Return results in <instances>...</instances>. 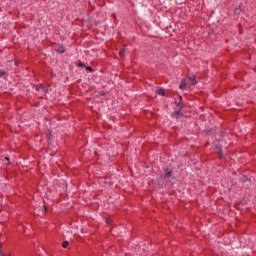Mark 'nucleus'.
Here are the masks:
<instances>
[{"label": "nucleus", "instance_id": "f257e3e1", "mask_svg": "<svg viewBox=\"0 0 256 256\" xmlns=\"http://www.w3.org/2000/svg\"><path fill=\"white\" fill-rule=\"evenodd\" d=\"M193 85H197V78L195 76L186 77L180 82V89H191Z\"/></svg>", "mask_w": 256, "mask_h": 256}, {"label": "nucleus", "instance_id": "f03ea898", "mask_svg": "<svg viewBox=\"0 0 256 256\" xmlns=\"http://www.w3.org/2000/svg\"><path fill=\"white\" fill-rule=\"evenodd\" d=\"M172 175H173V172L171 170H165L164 179H170Z\"/></svg>", "mask_w": 256, "mask_h": 256}, {"label": "nucleus", "instance_id": "7ed1b4c3", "mask_svg": "<svg viewBox=\"0 0 256 256\" xmlns=\"http://www.w3.org/2000/svg\"><path fill=\"white\" fill-rule=\"evenodd\" d=\"M157 94L161 95L162 97H165V89H163V88L158 89Z\"/></svg>", "mask_w": 256, "mask_h": 256}, {"label": "nucleus", "instance_id": "20e7f679", "mask_svg": "<svg viewBox=\"0 0 256 256\" xmlns=\"http://www.w3.org/2000/svg\"><path fill=\"white\" fill-rule=\"evenodd\" d=\"M119 55L120 57H125V48L120 49Z\"/></svg>", "mask_w": 256, "mask_h": 256}, {"label": "nucleus", "instance_id": "39448f33", "mask_svg": "<svg viewBox=\"0 0 256 256\" xmlns=\"http://www.w3.org/2000/svg\"><path fill=\"white\" fill-rule=\"evenodd\" d=\"M62 247H64V249H67V247H69V241H64L62 243Z\"/></svg>", "mask_w": 256, "mask_h": 256}, {"label": "nucleus", "instance_id": "423d86ee", "mask_svg": "<svg viewBox=\"0 0 256 256\" xmlns=\"http://www.w3.org/2000/svg\"><path fill=\"white\" fill-rule=\"evenodd\" d=\"M39 91H41L42 93H46L47 90L45 89V86H40L39 88Z\"/></svg>", "mask_w": 256, "mask_h": 256}, {"label": "nucleus", "instance_id": "0eeeda50", "mask_svg": "<svg viewBox=\"0 0 256 256\" xmlns=\"http://www.w3.org/2000/svg\"><path fill=\"white\" fill-rule=\"evenodd\" d=\"M216 151L219 153L220 157L223 155V150H221V148L216 147Z\"/></svg>", "mask_w": 256, "mask_h": 256}, {"label": "nucleus", "instance_id": "6e6552de", "mask_svg": "<svg viewBox=\"0 0 256 256\" xmlns=\"http://www.w3.org/2000/svg\"><path fill=\"white\" fill-rule=\"evenodd\" d=\"M59 53H65V47L61 46L58 48Z\"/></svg>", "mask_w": 256, "mask_h": 256}, {"label": "nucleus", "instance_id": "1a4fd4ad", "mask_svg": "<svg viewBox=\"0 0 256 256\" xmlns=\"http://www.w3.org/2000/svg\"><path fill=\"white\" fill-rule=\"evenodd\" d=\"M106 223L107 225H111V223H113V220L111 218H107Z\"/></svg>", "mask_w": 256, "mask_h": 256}, {"label": "nucleus", "instance_id": "9d476101", "mask_svg": "<svg viewBox=\"0 0 256 256\" xmlns=\"http://www.w3.org/2000/svg\"><path fill=\"white\" fill-rule=\"evenodd\" d=\"M86 71H89L90 73H93V68L91 66H87Z\"/></svg>", "mask_w": 256, "mask_h": 256}, {"label": "nucleus", "instance_id": "9b49d317", "mask_svg": "<svg viewBox=\"0 0 256 256\" xmlns=\"http://www.w3.org/2000/svg\"><path fill=\"white\" fill-rule=\"evenodd\" d=\"M3 75H5V72L0 71V77H3Z\"/></svg>", "mask_w": 256, "mask_h": 256}, {"label": "nucleus", "instance_id": "f8f14e48", "mask_svg": "<svg viewBox=\"0 0 256 256\" xmlns=\"http://www.w3.org/2000/svg\"><path fill=\"white\" fill-rule=\"evenodd\" d=\"M78 67H83V63L80 62V63L78 64Z\"/></svg>", "mask_w": 256, "mask_h": 256}, {"label": "nucleus", "instance_id": "ddd939ff", "mask_svg": "<svg viewBox=\"0 0 256 256\" xmlns=\"http://www.w3.org/2000/svg\"><path fill=\"white\" fill-rule=\"evenodd\" d=\"M5 161H8V163H9V157H5Z\"/></svg>", "mask_w": 256, "mask_h": 256}]
</instances>
